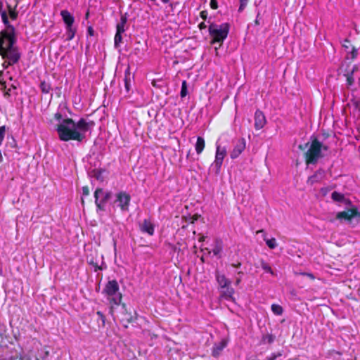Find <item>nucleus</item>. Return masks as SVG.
<instances>
[{
	"label": "nucleus",
	"instance_id": "53",
	"mask_svg": "<svg viewBox=\"0 0 360 360\" xmlns=\"http://www.w3.org/2000/svg\"><path fill=\"white\" fill-rule=\"evenodd\" d=\"M161 1H162L163 4H167V3H169V0H161Z\"/></svg>",
	"mask_w": 360,
	"mask_h": 360
},
{
	"label": "nucleus",
	"instance_id": "25",
	"mask_svg": "<svg viewBox=\"0 0 360 360\" xmlns=\"http://www.w3.org/2000/svg\"><path fill=\"white\" fill-rule=\"evenodd\" d=\"M331 198L333 201L338 202H342L345 200L344 195L337 191H334L332 193Z\"/></svg>",
	"mask_w": 360,
	"mask_h": 360
},
{
	"label": "nucleus",
	"instance_id": "6",
	"mask_svg": "<svg viewBox=\"0 0 360 360\" xmlns=\"http://www.w3.org/2000/svg\"><path fill=\"white\" fill-rule=\"evenodd\" d=\"M226 156V148L221 146L218 143H216V153L214 162L210 167V171L219 174L221 171L224 159Z\"/></svg>",
	"mask_w": 360,
	"mask_h": 360
},
{
	"label": "nucleus",
	"instance_id": "22",
	"mask_svg": "<svg viewBox=\"0 0 360 360\" xmlns=\"http://www.w3.org/2000/svg\"><path fill=\"white\" fill-rule=\"evenodd\" d=\"M1 89L4 91H5V94L6 95H10L11 94V89H16V86L14 83H11V84H7L6 82H1Z\"/></svg>",
	"mask_w": 360,
	"mask_h": 360
},
{
	"label": "nucleus",
	"instance_id": "27",
	"mask_svg": "<svg viewBox=\"0 0 360 360\" xmlns=\"http://www.w3.org/2000/svg\"><path fill=\"white\" fill-rule=\"evenodd\" d=\"M127 22V19L126 18L124 17H122L121 18V20H120V22H119L117 25V33H123L124 32V26H125V24Z\"/></svg>",
	"mask_w": 360,
	"mask_h": 360
},
{
	"label": "nucleus",
	"instance_id": "31",
	"mask_svg": "<svg viewBox=\"0 0 360 360\" xmlns=\"http://www.w3.org/2000/svg\"><path fill=\"white\" fill-rule=\"evenodd\" d=\"M188 94V91H187V82L186 80H184L182 82V84H181V92H180V95H181V98H184L185 97L186 95Z\"/></svg>",
	"mask_w": 360,
	"mask_h": 360
},
{
	"label": "nucleus",
	"instance_id": "20",
	"mask_svg": "<svg viewBox=\"0 0 360 360\" xmlns=\"http://www.w3.org/2000/svg\"><path fill=\"white\" fill-rule=\"evenodd\" d=\"M216 280L221 288H225L231 284V281L224 274H217L216 275Z\"/></svg>",
	"mask_w": 360,
	"mask_h": 360
},
{
	"label": "nucleus",
	"instance_id": "8",
	"mask_svg": "<svg viewBox=\"0 0 360 360\" xmlns=\"http://www.w3.org/2000/svg\"><path fill=\"white\" fill-rule=\"evenodd\" d=\"M60 15L65 25L66 28V39L68 41L72 40L75 35L76 28L73 26L75 22L74 16L67 10H62Z\"/></svg>",
	"mask_w": 360,
	"mask_h": 360
},
{
	"label": "nucleus",
	"instance_id": "1",
	"mask_svg": "<svg viewBox=\"0 0 360 360\" xmlns=\"http://www.w3.org/2000/svg\"><path fill=\"white\" fill-rule=\"evenodd\" d=\"M94 125V121L85 118H81L76 122L67 117L57 124L56 131L63 141L74 140L82 142L86 139V134L91 133Z\"/></svg>",
	"mask_w": 360,
	"mask_h": 360
},
{
	"label": "nucleus",
	"instance_id": "13",
	"mask_svg": "<svg viewBox=\"0 0 360 360\" xmlns=\"http://www.w3.org/2000/svg\"><path fill=\"white\" fill-rule=\"evenodd\" d=\"M246 146L245 141L244 139H238L234 146L233 149L230 153V156L231 159L237 158L242 152L245 150Z\"/></svg>",
	"mask_w": 360,
	"mask_h": 360
},
{
	"label": "nucleus",
	"instance_id": "45",
	"mask_svg": "<svg viewBox=\"0 0 360 360\" xmlns=\"http://www.w3.org/2000/svg\"><path fill=\"white\" fill-rule=\"evenodd\" d=\"M200 30L205 29L207 27L206 24L204 22H202L198 25Z\"/></svg>",
	"mask_w": 360,
	"mask_h": 360
},
{
	"label": "nucleus",
	"instance_id": "12",
	"mask_svg": "<svg viewBox=\"0 0 360 360\" xmlns=\"http://www.w3.org/2000/svg\"><path fill=\"white\" fill-rule=\"evenodd\" d=\"M3 23L6 26V30L0 33V38H5L6 37H15V29L8 21V15L6 12H3L1 14Z\"/></svg>",
	"mask_w": 360,
	"mask_h": 360
},
{
	"label": "nucleus",
	"instance_id": "29",
	"mask_svg": "<svg viewBox=\"0 0 360 360\" xmlns=\"http://www.w3.org/2000/svg\"><path fill=\"white\" fill-rule=\"evenodd\" d=\"M261 267L266 273H269L271 275H274V272L272 270L271 267L269 266V264L263 260L261 262Z\"/></svg>",
	"mask_w": 360,
	"mask_h": 360
},
{
	"label": "nucleus",
	"instance_id": "43",
	"mask_svg": "<svg viewBox=\"0 0 360 360\" xmlns=\"http://www.w3.org/2000/svg\"><path fill=\"white\" fill-rule=\"evenodd\" d=\"M248 1V0H240V9H242V8L243 6H245Z\"/></svg>",
	"mask_w": 360,
	"mask_h": 360
},
{
	"label": "nucleus",
	"instance_id": "46",
	"mask_svg": "<svg viewBox=\"0 0 360 360\" xmlns=\"http://www.w3.org/2000/svg\"><path fill=\"white\" fill-rule=\"evenodd\" d=\"M88 33L89 35L92 36L94 34V30L91 27H88Z\"/></svg>",
	"mask_w": 360,
	"mask_h": 360
},
{
	"label": "nucleus",
	"instance_id": "48",
	"mask_svg": "<svg viewBox=\"0 0 360 360\" xmlns=\"http://www.w3.org/2000/svg\"><path fill=\"white\" fill-rule=\"evenodd\" d=\"M2 8H3V3H2V1H0V15L4 12L2 11Z\"/></svg>",
	"mask_w": 360,
	"mask_h": 360
},
{
	"label": "nucleus",
	"instance_id": "3",
	"mask_svg": "<svg viewBox=\"0 0 360 360\" xmlns=\"http://www.w3.org/2000/svg\"><path fill=\"white\" fill-rule=\"evenodd\" d=\"M307 146L308 149L305 153L307 165L316 164L320 158L323 157L324 153L328 150V146L323 145L316 138L313 139Z\"/></svg>",
	"mask_w": 360,
	"mask_h": 360
},
{
	"label": "nucleus",
	"instance_id": "17",
	"mask_svg": "<svg viewBox=\"0 0 360 360\" xmlns=\"http://www.w3.org/2000/svg\"><path fill=\"white\" fill-rule=\"evenodd\" d=\"M257 234L258 233H262V237L264 238V240L266 242V245L270 249H274L277 246V243H276V238H271L270 239L267 238H266V232L263 229L257 231Z\"/></svg>",
	"mask_w": 360,
	"mask_h": 360
},
{
	"label": "nucleus",
	"instance_id": "26",
	"mask_svg": "<svg viewBox=\"0 0 360 360\" xmlns=\"http://www.w3.org/2000/svg\"><path fill=\"white\" fill-rule=\"evenodd\" d=\"M356 70H357V67L354 66L353 68L352 72L347 75V84L348 86H351L354 84V72L356 71Z\"/></svg>",
	"mask_w": 360,
	"mask_h": 360
},
{
	"label": "nucleus",
	"instance_id": "21",
	"mask_svg": "<svg viewBox=\"0 0 360 360\" xmlns=\"http://www.w3.org/2000/svg\"><path fill=\"white\" fill-rule=\"evenodd\" d=\"M205 140L202 137L198 136L197 139L196 143L195 145V149L196 153L200 154L205 148Z\"/></svg>",
	"mask_w": 360,
	"mask_h": 360
},
{
	"label": "nucleus",
	"instance_id": "4",
	"mask_svg": "<svg viewBox=\"0 0 360 360\" xmlns=\"http://www.w3.org/2000/svg\"><path fill=\"white\" fill-rule=\"evenodd\" d=\"M229 25L228 23H222L217 25L214 22L209 25V34L212 37V44H222L227 37L229 32Z\"/></svg>",
	"mask_w": 360,
	"mask_h": 360
},
{
	"label": "nucleus",
	"instance_id": "55",
	"mask_svg": "<svg viewBox=\"0 0 360 360\" xmlns=\"http://www.w3.org/2000/svg\"><path fill=\"white\" fill-rule=\"evenodd\" d=\"M238 274H243V272L239 271V272H238Z\"/></svg>",
	"mask_w": 360,
	"mask_h": 360
},
{
	"label": "nucleus",
	"instance_id": "9",
	"mask_svg": "<svg viewBox=\"0 0 360 360\" xmlns=\"http://www.w3.org/2000/svg\"><path fill=\"white\" fill-rule=\"evenodd\" d=\"M114 203L120 208L122 212H128L131 201V195L126 191H119L115 195Z\"/></svg>",
	"mask_w": 360,
	"mask_h": 360
},
{
	"label": "nucleus",
	"instance_id": "35",
	"mask_svg": "<svg viewBox=\"0 0 360 360\" xmlns=\"http://www.w3.org/2000/svg\"><path fill=\"white\" fill-rule=\"evenodd\" d=\"M358 54V51L356 49L353 48L352 51L348 53L347 58L350 59H354L356 58Z\"/></svg>",
	"mask_w": 360,
	"mask_h": 360
},
{
	"label": "nucleus",
	"instance_id": "41",
	"mask_svg": "<svg viewBox=\"0 0 360 360\" xmlns=\"http://www.w3.org/2000/svg\"><path fill=\"white\" fill-rule=\"evenodd\" d=\"M4 360H27V359H25V358H22V357L15 356V357H10L8 359H5Z\"/></svg>",
	"mask_w": 360,
	"mask_h": 360
},
{
	"label": "nucleus",
	"instance_id": "44",
	"mask_svg": "<svg viewBox=\"0 0 360 360\" xmlns=\"http://www.w3.org/2000/svg\"><path fill=\"white\" fill-rule=\"evenodd\" d=\"M97 315L102 319L103 323H105V316L101 311H97Z\"/></svg>",
	"mask_w": 360,
	"mask_h": 360
},
{
	"label": "nucleus",
	"instance_id": "39",
	"mask_svg": "<svg viewBox=\"0 0 360 360\" xmlns=\"http://www.w3.org/2000/svg\"><path fill=\"white\" fill-rule=\"evenodd\" d=\"M82 194L83 195H88L89 194V189L87 186H84L82 188Z\"/></svg>",
	"mask_w": 360,
	"mask_h": 360
},
{
	"label": "nucleus",
	"instance_id": "16",
	"mask_svg": "<svg viewBox=\"0 0 360 360\" xmlns=\"http://www.w3.org/2000/svg\"><path fill=\"white\" fill-rule=\"evenodd\" d=\"M141 231L152 236L154 233V225L150 220L144 219L141 225Z\"/></svg>",
	"mask_w": 360,
	"mask_h": 360
},
{
	"label": "nucleus",
	"instance_id": "10",
	"mask_svg": "<svg viewBox=\"0 0 360 360\" xmlns=\"http://www.w3.org/2000/svg\"><path fill=\"white\" fill-rule=\"evenodd\" d=\"M360 219V212L355 206H352L342 212H339L336 214V218L340 221L351 222L354 218Z\"/></svg>",
	"mask_w": 360,
	"mask_h": 360
},
{
	"label": "nucleus",
	"instance_id": "51",
	"mask_svg": "<svg viewBox=\"0 0 360 360\" xmlns=\"http://www.w3.org/2000/svg\"><path fill=\"white\" fill-rule=\"evenodd\" d=\"M240 281H241V280H240V278H238L236 279V285H238V284L240 283Z\"/></svg>",
	"mask_w": 360,
	"mask_h": 360
},
{
	"label": "nucleus",
	"instance_id": "40",
	"mask_svg": "<svg viewBox=\"0 0 360 360\" xmlns=\"http://www.w3.org/2000/svg\"><path fill=\"white\" fill-rule=\"evenodd\" d=\"M300 274H302L303 276H306L311 280H314L315 278V276L311 273H300Z\"/></svg>",
	"mask_w": 360,
	"mask_h": 360
},
{
	"label": "nucleus",
	"instance_id": "38",
	"mask_svg": "<svg viewBox=\"0 0 360 360\" xmlns=\"http://www.w3.org/2000/svg\"><path fill=\"white\" fill-rule=\"evenodd\" d=\"M200 15L202 19L205 20L207 19V18L208 13H207V11H202L200 12Z\"/></svg>",
	"mask_w": 360,
	"mask_h": 360
},
{
	"label": "nucleus",
	"instance_id": "49",
	"mask_svg": "<svg viewBox=\"0 0 360 360\" xmlns=\"http://www.w3.org/2000/svg\"><path fill=\"white\" fill-rule=\"evenodd\" d=\"M205 237L204 236H202L200 237L199 241L200 242H202V241L205 240Z\"/></svg>",
	"mask_w": 360,
	"mask_h": 360
},
{
	"label": "nucleus",
	"instance_id": "30",
	"mask_svg": "<svg viewBox=\"0 0 360 360\" xmlns=\"http://www.w3.org/2000/svg\"><path fill=\"white\" fill-rule=\"evenodd\" d=\"M40 89L43 93L48 94L50 92L51 87L49 83H46V82H41L40 84Z\"/></svg>",
	"mask_w": 360,
	"mask_h": 360
},
{
	"label": "nucleus",
	"instance_id": "32",
	"mask_svg": "<svg viewBox=\"0 0 360 360\" xmlns=\"http://www.w3.org/2000/svg\"><path fill=\"white\" fill-rule=\"evenodd\" d=\"M8 8L10 18L13 20H15L18 17V13L14 8H12L10 6H8Z\"/></svg>",
	"mask_w": 360,
	"mask_h": 360
},
{
	"label": "nucleus",
	"instance_id": "56",
	"mask_svg": "<svg viewBox=\"0 0 360 360\" xmlns=\"http://www.w3.org/2000/svg\"><path fill=\"white\" fill-rule=\"evenodd\" d=\"M89 13H86V17L88 18Z\"/></svg>",
	"mask_w": 360,
	"mask_h": 360
},
{
	"label": "nucleus",
	"instance_id": "2",
	"mask_svg": "<svg viewBox=\"0 0 360 360\" xmlns=\"http://www.w3.org/2000/svg\"><path fill=\"white\" fill-rule=\"evenodd\" d=\"M15 37L0 38V51L3 58L6 59L4 63L5 68L16 63L20 59V54L15 46Z\"/></svg>",
	"mask_w": 360,
	"mask_h": 360
},
{
	"label": "nucleus",
	"instance_id": "52",
	"mask_svg": "<svg viewBox=\"0 0 360 360\" xmlns=\"http://www.w3.org/2000/svg\"><path fill=\"white\" fill-rule=\"evenodd\" d=\"M356 107L357 108H359V110H360V102H356Z\"/></svg>",
	"mask_w": 360,
	"mask_h": 360
},
{
	"label": "nucleus",
	"instance_id": "7",
	"mask_svg": "<svg viewBox=\"0 0 360 360\" xmlns=\"http://www.w3.org/2000/svg\"><path fill=\"white\" fill-rule=\"evenodd\" d=\"M60 15L65 25L66 28V39L68 41L72 40L75 35L76 28L73 26L75 22L74 16L67 10H62Z\"/></svg>",
	"mask_w": 360,
	"mask_h": 360
},
{
	"label": "nucleus",
	"instance_id": "18",
	"mask_svg": "<svg viewBox=\"0 0 360 360\" xmlns=\"http://www.w3.org/2000/svg\"><path fill=\"white\" fill-rule=\"evenodd\" d=\"M325 177V172L323 170L317 171L313 176H310L308 181L311 184H315L321 181Z\"/></svg>",
	"mask_w": 360,
	"mask_h": 360
},
{
	"label": "nucleus",
	"instance_id": "54",
	"mask_svg": "<svg viewBox=\"0 0 360 360\" xmlns=\"http://www.w3.org/2000/svg\"><path fill=\"white\" fill-rule=\"evenodd\" d=\"M272 340H273V339H272V338L270 336V337H269V342H271Z\"/></svg>",
	"mask_w": 360,
	"mask_h": 360
},
{
	"label": "nucleus",
	"instance_id": "15",
	"mask_svg": "<svg viewBox=\"0 0 360 360\" xmlns=\"http://www.w3.org/2000/svg\"><path fill=\"white\" fill-rule=\"evenodd\" d=\"M227 340L225 339L221 340L217 343H215L212 350V355L214 357H218L222 350L227 346Z\"/></svg>",
	"mask_w": 360,
	"mask_h": 360
},
{
	"label": "nucleus",
	"instance_id": "11",
	"mask_svg": "<svg viewBox=\"0 0 360 360\" xmlns=\"http://www.w3.org/2000/svg\"><path fill=\"white\" fill-rule=\"evenodd\" d=\"M110 197V193L105 192L102 188H97L94 192L95 202L99 210H103L105 202Z\"/></svg>",
	"mask_w": 360,
	"mask_h": 360
},
{
	"label": "nucleus",
	"instance_id": "5",
	"mask_svg": "<svg viewBox=\"0 0 360 360\" xmlns=\"http://www.w3.org/2000/svg\"><path fill=\"white\" fill-rule=\"evenodd\" d=\"M108 300L115 305H119L122 301V294L120 292V287L116 280L109 281L103 292Z\"/></svg>",
	"mask_w": 360,
	"mask_h": 360
},
{
	"label": "nucleus",
	"instance_id": "50",
	"mask_svg": "<svg viewBox=\"0 0 360 360\" xmlns=\"http://www.w3.org/2000/svg\"><path fill=\"white\" fill-rule=\"evenodd\" d=\"M233 266L236 268H238V267L240 266V263L238 262L237 264H233Z\"/></svg>",
	"mask_w": 360,
	"mask_h": 360
},
{
	"label": "nucleus",
	"instance_id": "23",
	"mask_svg": "<svg viewBox=\"0 0 360 360\" xmlns=\"http://www.w3.org/2000/svg\"><path fill=\"white\" fill-rule=\"evenodd\" d=\"M342 354L335 350H331L328 353L327 360H342Z\"/></svg>",
	"mask_w": 360,
	"mask_h": 360
},
{
	"label": "nucleus",
	"instance_id": "42",
	"mask_svg": "<svg viewBox=\"0 0 360 360\" xmlns=\"http://www.w3.org/2000/svg\"><path fill=\"white\" fill-rule=\"evenodd\" d=\"M210 6L213 9H216L217 8V3L214 0H212L210 2Z\"/></svg>",
	"mask_w": 360,
	"mask_h": 360
},
{
	"label": "nucleus",
	"instance_id": "28",
	"mask_svg": "<svg viewBox=\"0 0 360 360\" xmlns=\"http://www.w3.org/2000/svg\"><path fill=\"white\" fill-rule=\"evenodd\" d=\"M271 311L275 315L280 316L283 314V307L277 304H273L271 307Z\"/></svg>",
	"mask_w": 360,
	"mask_h": 360
},
{
	"label": "nucleus",
	"instance_id": "47",
	"mask_svg": "<svg viewBox=\"0 0 360 360\" xmlns=\"http://www.w3.org/2000/svg\"><path fill=\"white\" fill-rule=\"evenodd\" d=\"M125 87H126V89H127V91H129V82H128V81H127V79H125Z\"/></svg>",
	"mask_w": 360,
	"mask_h": 360
},
{
	"label": "nucleus",
	"instance_id": "33",
	"mask_svg": "<svg viewBox=\"0 0 360 360\" xmlns=\"http://www.w3.org/2000/svg\"><path fill=\"white\" fill-rule=\"evenodd\" d=\"M122 39V33L116 32L115 36V39H114L115 46H118L120 43H121Z\"/></svg>",
	"mask_w": 360,
	"mask_h": 360
},
{
	"label": "nucleus",
	"instance_id": "37",
	"mask_svg": "<svg viewBox=\"0 0 360 360\" xmlns=\"http://www.w3.org/2000/svg\"><path fill=\"white\" fill-rule=\"evenodd\" d=\"M330 188L328 187H324L321 188L320 192L322 194V195L326 196L328 193L330 191Z\"/></svg>",
	"mask_w": 360,
	"mask_h": 360
},
{
	"label": "nucleus",
	"instance_id": "19",
	"mask_svg": "<svg viewBox=\"0 0 360 360\" xmlns=\"http://www.w3.org/2000/svg\"><path fill=\"white\" fill-rule=\"evenodd\" d=\"M224 290L221 292V297L227 300H233V294L235 290L230 285L224 288Z\"/></svg>",
	"mask_w": 360,
	"mask_h": 360
},
{
	"label": "nucleus",
	"instance_id": "34",
	"mask_svg": "<svg viewBox=\"0 0 360 360\" xmlns=\"http://www.w3.org/2000/svg\"><path fill=\"white\" fill-rule=\"evenodd\" d=\"M6 134V127L1 126L0 127V146L2 144V142L4 139Z\"/></svg>",
	"mask_w": 360,
	"mask_h": 360
},
{
	"label": "nucleus",
	"instance_id": "36",
	"mask_svg": "<svg viewBox=\"0 0 360 360\" xmlns=\"http://www.w3.org/2000/svg\"><path fill=\"white\" fill-rule=\"evenodd\" d=\"M54 119L60 124L64 119H63V115L60 112H57L54 114Z\"/></svg>",
	"mask_w": 360,
	"mask_h": 360
},
{
	"label": "nucleus",
	"instance_id": "24",
	"mask_svg": "<svg viewBox=\"0 0 360 360\" xmlns=\"http://www.w3.org/2000/svg\"><path fill=\"white\" fill-rule=\"evenodd\" d=\"M222 250V241L219 239H216L214 245L212 248V252L214 255L218 256Z\"/></svg>",
	"mask_w": 360,
	"mask_h": 360
},
{
	"label": "nucleus",
	"instance_id": "14",
	"mask_svg": "<svg viewBox=\"0 0 360 360\" xmlns=\"http://www.w3.org/2000/svg\"><path fill=\"white\" fill-rule=\"evenodd\" d=\"M266 124V118L264 113L257 110L255 113V127L256 129H262Z\"/></svg>",
	"mask_w": 360,
	"mask_h": 360
}]
</instances>
